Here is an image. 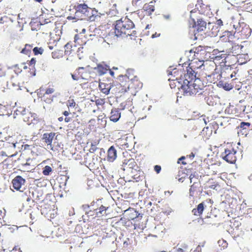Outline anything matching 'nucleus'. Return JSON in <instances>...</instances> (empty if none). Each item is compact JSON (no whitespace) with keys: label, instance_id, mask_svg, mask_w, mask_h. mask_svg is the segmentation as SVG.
I'll use <instances>...</instances> for the list:
<instances>
[{"label":"nucleus","instance_id":"nucleus-4","mask_svg":"<svg viewBox=\"0 0 252 252\" xmlns=\"http://www.w3.org/2000/svg\"><path fill=\"white\" fill-rule=\"evenodd\" d=\"M237 151L231 146L227 147L221 153V157L224 161L230 164L235 163L237 159Z\"/></svg>","mask_w":252,"mask_h":252},{"label":"nucleus","instance_id":"nucleus-13","mask_svg":"<svg viewBox=\"0 0 252 252\" xmlns=\"http://www.w3.org/2000/svg\"><path fill=\"white\" fill-rule=\"evenodd\" d=\"M123 167V170H125L126 169H131L136 170L138 166L136 164V162H135V160L133 158H130L127 160L125 159L122 165Z\"/></svg>","mask_w":252,"mask_h":252},{"label":"nucleus","instance_id":"nucleus-16","mask_svg":"<svg viewBox=\"0 0 252 252\" xmlns=\"http://www.w3.org/2000/svg\"><path fill=\"white\" fill-rule=\"evenodd\" d=\"M236 73L231 68H226L221 72V76L225 79H229L235 77Z\"/></svg>","mask_w":252,"mask_h":252},{"label":"nucleus","instance_id":"nucleus-5","mask_svg":"<svg viewBox=\"0 0 252 252\" xmlns=\"http://www.w3.org/2000/svg\"><path fill=\"white\" fill-rule=\"evenodd\" d=\"M189 68V66L187 67V73H186V71L184 68H175L173 70V71L171 72V74H173L174 76L176 77V80H177L179 84L181 85L180 88H179V92L183 94L185 96H191L192 95H187L185 94L184 92L181 91L182 89V87L184 85V81L186 79H187L186 77V75L188 74V69Z\"/></svg>","mask_w":252,"mask_h":252},{"label":"nucleus","instance_id":"nucleus-51","mask_svg":"<svg viewBox=\"0 0 252 252\" xmlns=\"http://www.w3.org/2000/svg\"><path fill=\"white\" fill-rule=\"evenodd\" d=\"M56 54H57L56 51H54L52 53V55L53 58H56L58 57V56H57Z\"/></svg>","mask_w":252,"mask_h":252},{"label":"nucleus","instance_id":"nucleus-33","mask_svg":"<svg viewBox=\"0 0 252 252\" xmlns=\"http://www.w3.org/2000/svg\"><path fill=\"white\" fill-rule=\"evenodd\" d=\"M7 72L8 69L7 70L5 66L0 65V77L7 75Z\"/></svg>","mask_w":252,"mask_h":252},{"label":"nucleus","instance_id":"nucleus-3","mask_svg":"<svg viewBox=\"0 0 252 252\" xmlns=\"http://www.w3.org/2000/svg\"><path fill=\"white\" fill-rule=\"evenodd\" d=\"M114 33L117 36H129L130 39H135L137 37L134 24L126 17L122 18L116 21Z\"/></svg>","mask_w":252,"mask_h":252},{"label":"nucleus","instance_id":"nucleus-12","mask_svg":"<svg viewBox=\"0 0 252 252\" xmlns=\"http://www.w3.org/2000/svg\"><path fill=\"white\" fill-rule=\"evenodd\" d=\"M142 83L137 78V77L136 76H134L133 78L130 79L127 89L138 90L141 89L142 87Z\"/></svg>","mask_w":252,"mask_h":252},{"label":"nucleus","instance_id":"nucleus-42","mask_svg":"<svg viewBox=\"0 0 252 252\" xmlns=\"http://www.w3.org/2000/svg\"><path fill=\"white\" fill-rule=\"evenodd\" d=\"M227 36L228 37V41H229L230 38L232 39L233 37V35L230 32H224V35L222 36V37Z\"/></svg>","mask_w":252,"mask_h":252},{"label":"nucleus","instance_id":"nucleus-24","mask_svg":"<svg viewBox=\"0 0 252 252\" xmlns=\"http://www.w3.org/2000/svg\"><path fill=\"white\" fill-rule=\"evenodd\" d=\"M6 157L7 155H4L0 153V167H2V168H4L5 166V168H8V165H10L8 163V160Z\"/></svg>","mask_w":252,"mask_h":252},{"label":"nucleus","instance_id":"nucleus-25","mask_svg":"<svg viewBox=\"0 0 252 252\" xmlns=\"http://www.w3.org/2000/svg\"><path fill=\"white\" fill-rule=\"evenodd\" d=\"M206 23L201 19H199L197 21V24L195 26V28L198 32H202L206 29Z\"/></svg>","mask_w":252,"mask_h":252},{"label":"nucleus","instance_id":"nucleus-62","mask_svg":"<svg viewBox=\"0 0 252 252\" xmlns=\"http://www.w3.org/2000/svg\"><path fill=\"white\" fill-rule=\"evenodd\" d=\"M200 60H198V61H192L191 62H196V63H195V65H198L199 64L198 63V62H200Z\"/></svg>","mask_w":252,"mask_h":252},{"label":"nucleus","instance_id":"nucleus-7","mask_svg":"<svg viewBox=\"0 0 252 252\" xmlns=\"http://www.w3.org/2000/svg\"><path fill=\"white\" fill-rule=\"evenodd\" d=\"M90 207H91V210L95 213V216L98 218H100L103 216H106L109 214L107 212L109 210V207H106L101 204H98L97 201H93L91 203Z\"/></svg>","mask_w":252,"mask_h":252},{"label":"nucleus","instance_id":"nucleus-59","mask_svg":"<svg viewBox=\"0 0 252 252\" xmlns=\"http://www.w3.org/2000/svg\"><path fill=\"white\" fill-rule=\"evenodd\" d=\"M63 114L65 116H67L69 115V112L67 111H65L64 112H63Z\"/></svg>","mask_w":252,"mask_h":252},{"label":"nucleus","instance_id":"nucleus-11","mask_svg":"<svg viewBox=\"0 0 252 252\" xmlns=\"http://www.w3.org/2000/svg\"><path fill=\"white\" fill-rule=\"evenodd\" d=\"M12 187L17 190L21 191L20 189L25 184V179L20 176H17L12 181Z\"/></svg>","mask_w":252,"mask_h":252},{"label":"nucleus","instance_id":"nucleus-1","mask_svg":"<svg viewBox=\"0 0 252 252\" xmlns=\"http://www.w3.org/2000/svg\"><path fill=\"white\" fill-rule=\"evenodd\" d=\"M198 63L200 64L198 65H195V62L189 63L188 74L186 75L187 79L184 81V85L181 90L185 94L195 95L203 88L202 82L195 76L196 69L200 68L203 71L202 74L205 76L209 77L214 74L216 64L213 61L206 60Z\"/></svg>","mask_w":252,"mask_h":252},{"label":"nucleus","instance_id":"nucleus-31","mask_svg":"<svg viewBox=\"0 0 252 252\" xmlns=\"http://www.w3.org/2000/svg\"><path fill=\"white\" fill-rule=\"evenodd\" d=\"M64 49H65V54L66 55H69L70 54L73 49H72V44L68 42L64 46Z\"/></svg>","mask_w":252,"mask_h":252},{"label":"nucleus","instance_id":"nucleus-21","mask_svg":"<svg viewBox=\"0 0 252 252\" xmlns=\"http://www.w3.org/2000/svg\"><path fill=\"white\" fill-rule=\"evenodd\" d=\"M196 9L199 11V13L204 14L208 8L207 5L204 4L202 0H197Z\"/></svg>","mask_w":252,"mask_h":252},{"label":"nucleus","instance_id":"nucleus-2","mask_svg":"<svg viewBox=\"0 0 252 252\" xmlns=\"http://www.w3.org/2000/svg\"><path fill=\"white\" fill-rule=\"evenodd\" d=\"M73 8L75 10V17L68 16L67 18L68 20L77 18L80 20L95 21L98 20L102 15L98 13L95 8H91L85 3H77L73 6Z\"/></svg>","mask_w":252,"mask_h":252},{"label":"nucleus","instance_id":"nucleus-57","mask_svg":"<svg viewBox=\"0 0 252 252\" xmlns=\"http://www.w3.org/2000/svg\"><path fill=\"white\" fill-rule=\"evenodd\" d=\"M176 252H185L182 249L178 248L177 249Z\"/></svg>","mask_w":252,"mask_h":252},{"label":"nucleus","instance_id":"nucleus-41","mask_svg":"<svg viewBox=\"0 0 252 252\" xmlns=\"http://www.w3.org/2000/svg\"><path fill=\"white\" fill-rule=\"evenodd\" d=\"M36 61L34 58H32L31 59L30 61H29L28 64L32 67V69L34 68V64L35 63Z\"/></svg>","mask_w":252,"mask_h":252},{"label":"nucleus","instance_id":"nucleus-36","mask_svg":"<svg viewBox=\"0 0 252 252\" xmlns=\"http://www.w3.org/2000/svg\"><path fill=\"white\" fill-rule=\"evenodd\" d=\"M76 103L73 99H69L67 100L66 105L68 108H74Z\"/></svg>","mask_w":252,"mask_h":252},{"label":"nucleus","instance_id":"nucleus-29","mask_svg":"<svg viewBox=\"0 0 252 252\" xmlns=\"http://www.w3.org/2000/svg\"><path fill=\"white\" fill-rule=\"evenodd\" d=\"M32 44H26L25 45V48L23 49L21 52L26 55H29L31 53L32 50Z\"/></svg>","mask_w":252,"mask_h":252},{"label":"nucleus","instance_id":"nucleus-63","mask_svg":"<svg viewBox=\"0 0 252 252\" xmlns=\"http://www.w3.org/2000/svg\"><path fill=\"white\" fill-rule=\"evenodd\" d=\"M58 120L60 122H62L63 120V117H61L58 118Z\"/></svg>","mask_w":252,"mask_h":252},{"label":"nucleus","instance_id":"nucleus-50","mask_svg":"<svg viewBox=\"0 0 252 252\" xmlns=\"http://www.w3.org/2000/svg\"><path fill=\"white\" fill-rule=\"evenodd\" d=\"M141 0H132V4L133 5H136L138 2L140 1Z\"/></svg>","mask_w":252,"mask_h":252},{"label":"nucleus","instance_id":"nucleus-18","mask_svg":"<svg viewBox=\"0 0 252 252\" xmlns=\"http://www.w3.org/2000/svg\"><path fill=\"white\" fill-rule=\"evenodd\" d=\"M99 89L102 93L107 95L110 93V91L112 89V86L110 83L100 82L99 84Z\"/></svg>","mask_w":252,"mask_h":252},{"label":"nucleus","instance_id":"nucleus-54","mask_svg":"<svg viewBox=\"0 0 252 252\" xmlns=\"http://www.w3.org/2000/svg\"><path fill=\"white\" fill-rule=\"evenodd\" d=\"M29 161V159H27L25 163H22V165L23 166H27V165H30L29 162H28Z\"/></svg>","mask_w":252,"mask_h":252},{"label":"nucleus","instance_id":"nucleus-22","mask_svg":"<svg viewBox=\"0 0 252 252\" xmlns=\"http://www.w3.org/2000/svg\"><path fill=\"white\" fill-rule=\"evenodd\" d=\"M81 70H85L83 67H79L73 74H71L72 78L75 81H78L79 79H84Z\"/></svg>","mask_w":252,"mask_h":252},{"label":"nucleus","instance_id":"nucleus-40","mask_svg":"<svg viewBox=\"0 0 252 252\" xmlns=\"http://www.w3.org/2000/svg\"><path fill=\"white\" fill-rule=\"evenodd\" d=\"M180 248L182 249L185 252H189V249L187 244L184 243L181 245V247Z\"/></svg>","mask_w":252,"mask_h":252},{"label":"nucleus","instance_id":"nucleus-28","mask_svg":"<svg viewBox=\"0 0 252 252\" xmlns=\"http://www.w3.org/2000/svg\"><path fill=\"white\" fill-rule=\"evenodd\" d=\"M241 49V47L238 44H234L230 48V52L233 54L238 55Z\"/></svg>","mask_w":252,"mask_h":252},{"label":"nucleus","instance_id":"nucleus-49","mask_svg":"<svg viewBox=\"0 0 252 252\" xmlns=\"http://www.w3.org/2000/svg\"><path fill=\"white\" fill-rule=\"evenodd\" d=\"M201 252V246L198 245L196 247V249L193 252Z\"/></svg>","mask_w":252,"mask_h":252},{"label":"nucleus","instance_id":"nucleus-20","mask_svg":"<svg viewBox=\"0 0 252 252\" xmlns=\"http://www.w3.org/2000/svg\"><path fill=\"white\" fill-rule=\"evenodd\" d=\"M117 157V152L115 148L112 146L107 151V160L109 162H113Z\"/></svg>","mask_w":252,"mask_h":252},{"label":"nucleus","instance_id":"nucleus-58","mask_svg":"<svg viewBox=\"0 0 252 252\" xmlns=\"http://www.w3.org/2000/svg\"><path fill=\"white\" fill-rule=\"evenodd\" d=\"M4 108H5V107L4 106L1 105H0V110H2V109H4ZM4 115V114L3 113L2 114V113H0V115Z\"/></svg>","mask_w":252,"mask_h":252},{"label":"nucleus","instance_id":"nucleus-38","mask_svg":"<svg viewBox=\"0 0 252 252\" xmlns=\"http://www.w3.org/2000/svg\"><path fill=\"white\" fill-rule=\"evenodd\" d=\"M195 183L194 182L192 185L190 186V188L189 189V195L190 196H193L194 195V193L195 192V189L196 188L195 187Z\"/></svg>","mask_w":252,"mask_h":252},{"label":"nucleus","instance_id":"nucleus-26","mask_svg":"<svg viewBox=\"0 0 252 252\" xmlns=\"http://www.w3.org/2000/svg\"><path fill=\"white\" fill-rule=\"evenodd\" d=\"M237 56V62L240 64L245 63L249 60V56L247 54H239Z\"/></svg>","mask_w":252,"mask_h":252},{"label":"nucleus","instance_id":"nucleus-17","mask_svg":"<svg viewBox=\"0 0 252 252\" xmlns=\"http://www.w3.org/2000/svg\"><path fill=\"white\" fill-rule=\"evenodd\" d=\"M94 69L96 71V72L99 75H103L109 69V66L105 64L99 63L94 68Z\"/></svg>","mask_w":252,"mask_h":252},{"label":"nucleus","instance_id":"nucleus-45","mask_svg":"<svg viewBox=\"0 0 252 252\" xmlns=\"http://www.w3.org/2000/svg\"><path fill=\"white\" fill-rule=\"evenodd\" d=\"M223 89L226 91H230L232 89V86L225 84L223 86Z\"/></svg>","mask_w":252,"mask_h":252},{"label":"nucleus","instance_id":"nucleus-23","mask_svg":"<svg viewBox=\"0 0 252 252\" xmlns=\"http://www.w3.org/2000/svg\"><path fill=\"white\" fill-rule=\"evenodd\" d=\"M205 204L204 202H202L200 203L197 206L196 208H194L192 212L194 215L196 216H200L202 213L203 212L204 207Z\"/></svg>","mask_w":252,"mask_h":252},{"label":"nucleus","instance_id":"nucleus-55","mask_svg":"<svg viewBox=\"0 0 252 252\" xmlns=\"http://www.w3.org/2000/svg\"><path fill=\"white\" fill-rule=\"evenodd\" d=\"M190 158H193L195 154L193 153H191L188 156Z\"/></svg>","mask_w":252,"mask_h":252},{"label":"nucleus","instance_id":"nucleus-44","mask_svg":"<svg viewBox=\"0 0 252 252\" xmlns=\"http://www.w3.org/2000/svg\"><path fill=\"white\" fill-rule=\"evenodd\" d=\"M247 80L252 82V69L249 71V74L247 76Z\"/></svg>","mask_w":252,"mask_h":252},{"label":"nucleus","instance_id":"nucleus-6","mask_svg":"<svg viewBox=\"0 0 252 252\" xmlns=\"http://www.w3.org/2000/svg\"><path fill=\"white\" fill-rule=\"evenodd\" d=\"M55 92L53 88H40L37 91V95L43 101L47 103H51L53 101V97L52 94Z\"/></svg>","mask_w":252,"mask_h":252},{"label":"nucleus","instance_id":"nucleus-48","mask_svg":"<svg viewBox=\"0 0 252 252\" xmlns=\"http://www.w3.org/2000/svg\"><path fill=\"white\" fill-rule=\"evenodd\" d=\"M42 23H43L44 24H52L51 21L49 19H44L43 21H42Z\"/></svg>","mask_w":252,"mask_h":252},{"label":"nucleus","instance_id":"nucleus-27","mask_svg":"<svg viewBox=\"0 0 252 252\" xmlns=\"http://www.w3.org/2000/svg\"><path fill=\"white\" fill-rule=\"evenodd\" d=\"M86 32V30L85 29H82V32L80 33L79 34H76L74 37V41L76 43H77L79 45H81L83 44L84 42L81 40L83 38V36L85 37V35H83Z\"/></svg>","mask_w":252,"mask_h":252},{"label":"nucleus","instance_id":"nucleus-53","mask_svg":"<svg viewBox=\"0 0 252 252\" xmlns=\"http://www.w3.org/2000/svg\"><path fill=\"white\" fill-rule=\"evenodd\" d=\"M219 185L218 184L212 185L210 187V188L212 189H216L217 187H218Z\"/></svg>","mask_w":252,"mask_h":252},{"label":"nucleus","instance_id":"nucleus-64","mask_svg":"<svg viewBox=\"0 0 252 252\" xmlns=\"http://www.w3.org/2000/svg\"><path fill=\"white\" fill-rule=\"evenodd\" d=\"M249 180L252 181V174L249 177Z\"/></svg>","mask_w":252,"mask_h":252},{"label":"nucleus","instance_id":"nucleus-60","mask_svg":"<svg viewBox=\"0 0 252 252\" xmlns=\"http://www.w3.org/2000/svg\"><path fill=\"white\" fill-rule=\"evenodd\" d=\"M64 121L65 122L68 123L70 122V118L69 117H65V118L64 119Z\"/></svg>","mask_w":252,"mask_h":252},{"label":"nucleus","instance_id":"nucleus-43","mask_svg":"<svg viewBox=\"0 0 252 252\" xmlns=\"http://www.w3.org/2000/svg\"><path fill=\"white\" fill-rule=\"evenodd\" d=\"M161 167L160 165H155L154 170L157 174H159L161 171Z\"/></svg>","mask_w":252,"mask_h":252},{"label":"nucleus","instance_id":"nucleus-47","mask_svg":"<svg viewBox=\"0 0 252 252\" xmlns=\"http://www.w3.org/2000/svg\"><path fill=\"white\" fill-rule=\"evenodd\" d=\"M216 24L217 25H218V26H220V27L223 25L222 21L220 19L217 20Z\"/></svg>","mask_w":252,"mask_h":252},{"label":"nucleus","instance_id":"nucleus-39","mask_svg":"<svg viewBox=\"0 0 252 252\" xmlns=\"http://www.w3.org/2000/svg\"><path fill=\"white\" fill-rule=\"evenodd\" d=\"M91 157L87 154L85 157V162L86 164L89 165V166H91L92 165V162H91Z\"/></svg>","mask_w":252,"mask_h":252},{"label":"nucleus","instance_id":"nucleus-9","mask_svg":"<svg viewBox=\"0 0 252 252\" xmlns=\"http://www.w3.org/2000/svg\"><path fill=\"white\" fill-rule=\"evenodd\" d=\"M23 120L29 125L32 124H34L38 121V118L36 114L25 110L23 113Z\"/></svg>","mask_w":252,"mask_h":252},{"label":"nucleus","instance_id":"nucleus-35","mask_svg":"<svg viewBox=\"0 0 252 252\" xmlns=\"http://www.w3.org/2000/svg\"><path fill=\"white\" fill-rule=\"evenodd\" d=\"M241 32V34H244L245 33V37H247L251 34V30L248 28H242Z\"/></svg>","mask_w":252,"mask_h":252},{"label":"nucleus","instance_id":"nucleus-34","mask_svg":"<svg viewBox=\"0 0 252 252\" xmlns=\"http://www.w3.org/2000/svg\"><path fill=\"white\" fill-rule=\"evenodd\" d=\"M32 51L35 55L42 54L44 51L42 47H34L32 49Z\"/></svg>","mask_w":252,"mask_h":252},{"label":"nucleus","instance_id":"nucleus-10","mask_svg":"<svg viewBox=\"0 0 252 252\" xmlns=\"http://www.w3.org/2000/svg\"><path fill=\"white\" fill-rule=\"evenodd\" d=\"M251 123L249 122H242L237 127V133L239 136H246L249 131V128L251 126Z\"/></svg>","mask_w":252,"mask_h":252},{"label":"nucleus","instance_id":"nucleus-52","mask_svg":"<svg viewBox=\"0 0 252 252\" xmlns=\"http://www.w3.org/2000/svg\"><path fill=\"white\" fill-rule=\"evenodd\" d=\"M185 158H186V157L185 156L181 157L180 158H179V159L178 160V163L179 164V163H180V161H182L183 159H185Z\"/></svg>","mask_w":252,"mask_h":252},{"label":"nucleus","instance_id":"nucleus-46","mask_svg":"<svg viewBox=\"0 0 252 252\" xmlns=\"http://www.w3.org/2000/svg\"><path fill=\"white\" fill-rule=\"evenodd\" d=\"M97 148L96 147V145L94 144L93 143H92L91 144V147L90 149V151L91 152H94L96 151Z\"/></svg>","mask_w":252,"mask_h":252},{"label":"nucleus","instance_id":"nucleus-19","mask_svg":"<svg viewBox=\"0 0 252 252\" xmlns=\"http://www.w3.org/2000/svg\"><path fill=\"white\" fill-rule=\"evenodd\" d=\"M21 71V70L18 66V64L14 66L13 69H8L7 76L11 79V82L12 83L13 85H15V83L13 82L15 80V77L13 76V74L15 72L17 74Z\"/></svg>","mask_w":252,"mask_h":252},{"label":"nucleus","instance_id":"nucleus-37","mask_svg":"<svg viewBox=\"0 0 252 252\" xmlns=\"http://www.w3.org/2000/svg\"><path fill=\"white\" fill-rule=\"evenodd\" d=\"M95 102L97 106H102L105 103V99L104 98H98L95 100Z\"/></svg>","mask_w":252,"mask_h":252},{"label":"nucleus","instance_id":"nucleus-30","mask_svg":"<svg viewBox=\"0 0 252 252\" xmlns=\"http://www.w3.org/2000/svg\"><path fill=\"white\" fill-rule=\"evenodd\" d=\"M52 172V167L49 165H45L42 169V174L44 176L49 175Z\"/></svg>","mask_w":252,"mask_h":252},{"label":"nucleus","instance_id":"nucleus-61","mask_svg":"<svg viewBox=\"0 0 252 252\" xmlns=\"http://www.w3.org/2000/svg\"><path fill=\"white\" fill-rule=\"evenodd\" d=\"M109 73L114 77L115 76V73L112 70H109Z\"/></svg>","mask_w":252,"mask_h":252},{"label":"nucleus","instance_id":"nucleus-14","mask_svg":"<svg viewBox=\"0 0 252 252\" xmlns=\"http://www.w3.org/2000/svg\"><path fill=\"white\" fill-rule=\"evenodd\" d=\"M155 3L151 1L149 3H146L144 5L142 10L145 12L147 15H151L155 10Z\"/></svg>","mask_w":252,"mask_h":252},{"label":"nucleus","instance_id":"nucleus-15","mask_svg":"<svg viewBox=\"0 0 252 252\" xmlns=\"http://www.w3.org/2000/svg\"><path fill=\"white\" fill-rule=\"evenodd\" d=\"M121 117V112L119 109L113 108L110 112L109 119L113 122H117Z\"/></svg>","mask_w":252,"mask_h":252},{"label":"nucleus","instance_id":"nucleus-32","mask_svg":"<svg viewBox=\"0 0 252 252\" xmlns=\"http://www.w3.org/2000/svg\"><path fill=\"white\" fill-rule=\"evenodd\" d=\"M115 89H116V91L115 92V93H123L126 91V89L123 88L121 84L118 83L115 86Z\"/></svg>","mask_w":252,"mask_h":252},{"label":"nucleus","instance_id":"nucleus-56","mask_svg":"<svg viewBox=\"0 0 252 252\" xmlns=\"http://www.w3.org/2000/svg\"><path fill=\"white\" fill-rule=\"evenodd\" d=\"M195 177V176L194 175H190V176H189V179L190 180V183H191L192 182V179Z\"/></svg>","mask_w":252,"mask_h":252},{"label":"nucleus","instance_id":"nucleus-8","mask_svg":"<svg viewBox=\"0 0 252 252\" xmlns=\"http://www.w3.org/2000/svg\"><path fill=\"white\" fill-rule=\"evenodd\" d=\"M57 135L54 132L44 133L42 135V140L47 146H49L51 150H54V145L52 144V142L54 141V144L55 143L56 141L57 140Z\"/></svg>","mask_w":252,"mask_h":252}]
</instances>
